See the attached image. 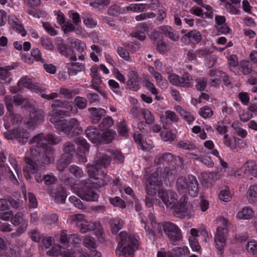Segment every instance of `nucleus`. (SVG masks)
I'll return each instance as SVG.
<instances>
[{
  "instance_id": "f257e3e1",
  "label": "nucleus",
  "mask_w": 257,
  "mask_h": 257,
  "mask_svg": "<svg viewBox=\"0 0 257 257\" xmlns=\"http://www.w3.org/2000/svg\"><path fill=\"white\" fill-rule=\"evenodd\" d=\"M61 138L54 137L52 135L48 134L44 135L43 134H39L35 136L31 140L33 144L30 149L31 157H27L25 158L26 167L24 169V175L27 180L32 179V175L34 176V178L38 183H41L44 180L46 185H51L56 183L57 179L52 174L43 176L40 169L35 161L32 160H38L40 157V152H45V156H43L44 163L50 164L54 161L53 158L50 155L53 149L48 145H56L61 142Z\"/></svg>"
},
{
  "instance_id": "f03ea898",
  "label": "nucleus",
  "mask_w": 257,
  "mask_h": 257,
  "mask_svg": "<svg viewBox=\"0 0 257 257\" xmlns=\"http://www.w3.org/2000/svg\"><path fill=\"white\" fill-rule=\"evenodd\" d=\"M161 171L158 169L150 176L145 175L146 180V204L151 207L153 204H157L158 200L153 199L152 197L158 190V196L164 203L167 208L170 209L175 216L178 217H184L187 214V198L183 196L179 201L177 200V195L175 192L159 188L162 184Z\"/></svg>"
},
{
  "instance_id": "7ed1b4c3",
  "label": "nucleus",
  "mask_w": 257,
  "mask_h": 257,
  "mask_svg": "<svg viewBox=\"0 0 257 257\" xmlns=\"http://www.w3.org/2000/svg\"><path fill=\"white\" fill-rule=\"evenodd\" d=\"M51 107L52 110L49 113L50 121L57 130L65 134H69L73 129L74 131H77L76 133L78 134L82 131L79 121L76 118H71L68 121L60 116L65 115L66 112L77 113V109L73 106L72 102L58 99L53 102Z\"/></svg>"
},
{
  "instance_id": "20e7f679",
  "label": "nucleus",
  "mask_w": 257,
  "mask_h": 257,
  "mask_svg": "<svg viewBox=\"0 0 257 257\" xmlns=\"http://www.w3.org/2000/svg\"><path fill=\"white\" fill-rule=\"evenodd\" d=\"M139 215L142 226L144 228L150 239H154L156 236L161 235L162 234V227L166 235L173 243L181 239V230L174 223L167 222L164 224L162 225L156 221L154 216L153 214H150L148 217L149 222L152 226V228H150V227L148 225L149 221L147 220L146 217L141 213H140Z\"/></svg>"
},
{
  "instance_id": "39448f33",
  "label": "nucleus",
  "mask_w": 257,
  "mask_h": 257,
  "mask_svg": "<svg viewBox=\"0 0 257 257\" xmlns=\"http://www.w3.org/2000/svg\"><path fill=\"white\" fill-rule=\"evenodd\" d=\"M97 162L94 165H90L87 166V173L91 178V180L87 181L91 183L93 187H100L107 183H113V186H118L119 180L118 179H112L111 177L107 176L104 173H98L99 170L103 165L104 167H107L110 163V159L106 155L102 154L97 155Z\"/></svg>"
},
{
  "instance_id": "423d86ee",
  "label": "nucleus",
  "mask_w": 257,
  "mask_h": 257,
  "mask_svg": "<svg viewBox=\"0 0 257 257\" xmlns=\"http://www.w3.org/2000/svg\"><path fill=\"white\" fill-rule=\"evenodd\" d=\"M80 239L76 234L68 235L65 232L62 231L60 234V245L55 246L47 251L50 255H60L63 257H75L77 252L80 251L77 244L80 243Z\"/></svg>"
},
{
  "instance_id": "0eeeda50",
  "label": "nucleus",
  "mask_w": 257,
  "mask_h": 257,
  "mask_svg": "<svg viewBox=\"0 0 257 257\" xmlns=\"http://www.w3.org/2000/svg\"><path fill=\"white\" fill-rule=\"evenodd\" d=\"M119 238L116 254L118 256L133 257L138 245L136 238L132 235L128 236L125 232H121Z\"/></svg>"
},
{
  "instance_id": "6e6552de",
  "label": "nucleus",
  "mask_w": 257,
  "mask_h": 257,
  "mask_svg": "<svg viewBox=\"0 0 257 257\" xmlns=\"http://www.w3.org/2000/svg\"><path fill=\"white\" fill-rule=\"evenodd\" d=\"M176 188L179 192L188 191L191 196L196 197L199 193L198 182L196 177L189 175L187 177L180 176L176 181Z\"/></svg>"
},
{
  "instance_id": "1a4fd4ad",
  "label": "nucleus",
  "mask_w": 257,
  "mask_h": 257,
  "mask_svg": "<svg viewBox=\"0 0 257 257\" xmlns=\"http://www.w3.org/2000/svg\"><path fill=\"white\" fill-rule=\"evenodd\" d=\"M219 226L216 229L214 235V242L216 248L220 254L223 253L226 245V239L228 233V220L224 217H219L217 220Z\"/></svg>"
},
{
  "instance_id": "9d476101",
  "label": "nucleus",
  "mask_w": 257,
  "mask_h": 257,
  "mask_svg": "<svg viewBox=\"0 0 257 257\" xmlns=\"http://www.w3.org/2000/svg\"><path fill=\"white\" fill-rule=\"evenodd\" d=\"M71 188L82 199L87 201H94L98 198V194L91 190V188H93L91 183L87 180L83 181L79 184L76 183Z\"/></svg>"
},
{
  "instance_id": "9b49d317",
  "label": "nucleus",
  "mask_w": 257,
  "mask_h": 257,
  "mask_svg": "<svg viewBox=\"0 0 257 257\" xmlns=\"http://www.w3.org/2000/svg\"><path fill=\"white\" fill-rule=\"evenodd\" d=\"M14 101L17 105H20L24 102L26 106L30 107V118L27 121V123L30 127H34L38 123L40 122L43 119V111L41 109H36L35 107H32L31 105H27V103H29V102L25 100L22 95H15L14 96Z\"/></svg>"
},
{
  "instance_id": "f8f14e48",
  "label": "nucleus",
  "mask_w": 257,
  "mask_h": 257,
  "mask_svg": "<svg viewBox=\"0 0 257 257\" xmlns=\"http://www.w3.org/2000/svg\"><path fill=\"white\" fill-rule=\"evenodd\" d=\"M71 224H75L79 231L83 233L91 230H94L95 224L87 221L81 214L72 215L68 219Z\"/></svg>"
},
{
  "instance_id": "ddd939ff",
  "label": "nucleus",
  "mask_w": 257,
  "mask_h": 257,
  "mask_svg": "<svg viewBox=\"0 0 257 257\" xmlns=\"http://www.w3.org/2000/svg\"><path fill=\"white\" fill-rule=\"evenodd\" d=\"M4 135L7 140H15L22 145L26 144L30 137V133L21 126L7 131Z\"/></svg>"
},
{
  "instance_id": "4468645a",
  "label": "nucleus",
  "mask_w": 257,
  "mask_h": 257,
  "mask_svg": "<svg viewBox=\"0 0 257 257\" xmlns=\"http://www.w3.org/2000/svg\"><path fill=\"white\" fill-rule=\"evenodd\" d=\"M167 79L173 85L180 87H189L193 84V80L190 74L185 73L181 77L175 73H169Z\"/></svg>"
},
{
  "instance_id": "2eb2a0df",
  "label": "nucleus",
  "mask_w": 257,
  "mask_h": 257,
  "mask_svg": "<svg viewBox=\"0 0 257 257\" xmlns=\"http://www.w3.org/2000/svg\"><path fill=\"white\" fill-rule=\"evenodd\" d=\"M148 70L154 77L156 84L160 88L162 89H166L168 88L169 84L167 81L160 72L155 70L154 67L150 66L148 67Z\"/></svg>"
},
{
  "instance_id": "dca6fc26",
  "label": "nucleus",
  "mask_w": 257,
  "mask_h": 257,
  "mask_svg": "<svg viewBox=\"0 0 257 257\" xmlns=\"http://www.w3.org/2000/svg\"><path fill=\"white\" fill-rule=\"evenodd\" d=\"M78 146V152L77 154L79 156V161L82 163H85L87 162L86 158V154L88 152L89 145L85 140L83 139H78L76 142Z\"/></svg>"
},
{
  "instance_id": "f3484780",
  "label": "nucleus",
  "mask_w": 257,
  "mask_h": 257,
  "mask_svg": "<svg viewBox=\"0 0 257 257\" xmlns=\"http://www.w3.org/2000/svg\"><path fill=\"white\" fill-rule=\"evenodd\" d=\"M201 39V34L196 30H193L183 35L181 40L183 43L189 44L190 43L197 44Z\"/></svg>"
},
{
  "instance_id": "a211bd4d",
  "label": "nucleus",
  "mask_w": 257,
  "mask_h": 257,
  "mask_svg": "<svg viewBox=\"0 0 257 257\" xmlns=\"http://www.w3.org/2000/svg\"><path fill=\"white\" fill-rule=\"evenodd\" d=\"M8 21L11 28L20 33L22 37L26 35L27 32L22 23L15 16L10 15L8 18Z\"/></svg>"
},
{
  "instance_id": "6ab92c4d",
  "label": "nucleus",
  "mask_w": 257,
  "mask_h": 257,
  "mask_svg": "<svg viewBox=\"0 0 257 257\" xmlns=\"http://www.w3.org/2000/svg\"><path fill=\"white\" fill-rule=\"evenodd\" d=\"M8 110L10 112L9 118L11 119L12 124H18L21 120V117L19 114H15L13 113V99L11 96H6L5 98Z\"/></svg>"
},
{
  "instance_id": "aec40b11",
  "label": "nucleus",
  "mask_w": 257,
  "mask_h": 257,
  "mask_svg": "<svg viewBox=\"0 0 257 257\" xmlns=\"http://www.w3.org/2000/svg\"><path fill=\"white\" fill-rule=\"evenodd\" d=\"M18 86L22 89L24 87L27 88L37 93L40 91L39 87L33 84L31 79L27 76H23L20 79L18 82Z\"/></svg>"
},
{
  "instance_id": "412c9836",
  "label": "nucleus",
  "mask_w": 257,
  "mask_h": 257,
  "mask_svg": "<svg viewBox=\"0 0 257 257\" xmlns=\"http://www.w3.org/2000/svg\"><path fill=\"white\" fill-rule=\"evenodd\" d=\"M254 215V212L252 207L245 206L237 213L236 217L239 220H250Z\"/></svg>"
},
{
  "instance_id": "4be33fe9",
  "label": "nucleus",
  "mask_w": 257,
  "mask_h": 257,
  "mask_svg": "<svg viewBox=\"0 0 257 257\" xmlns=\"http://www.w3.org/2000/svg\"><path fill=\"white\" fill-rule=\"evenodd\" d=\"M128 80L126 84L127 87L133 90H137L139 88L138 75L137 72L131 71L127 74Z\"/></svg>"
},
{
  "instance_id": "5701e85b",
  "label": "nucleus",
  "mask_w": 257,
  "mask_h": 257,
  "mask_svg": "<svg viewBox=\"0 0 257 257\" xmlns=\"http://www.w3.org/2000/svg\"><path fill=\"white\" fill-rule=\"evenodd\" d=\"M148 31V27L145 23H140L137 27V30L132 34V36L141 41L146 38V34Z\"/></svg>"
},
{
  "instance_id": "b1692460",
  "label": "nucleus",
  "mask_w": 257,
  "mask_h": 257,
  "mask_svg": "<svg viewBox=\"0 0 257 257\" xmlns=\"http://www.w3.org/2000/svg\"><path fill=\"white\" fill-rule=\"evenodd\" d=\"M160 29L162 33L165 34L166 37H169L171 40L174 41L178 40L179 38L178 34L171 27L169 26H163L160 27Z\"/></svg>"
},
{
  "instance_id": "393cba45",
  "label": "nucleus",
  "mask_w": 257,
  "mask_h": 257,
  "mask_svg": "<svg viewBox=\"0 0 257 257\" xmlns=\"http://www.w3.org/2000/svg\"><path fill=\"white\" fill-rule=\"evenodd\" d=\"M134 138L135 142L139 145L140 148L143 150L148 151L153 148L152 145L147 143L139 132L134 134Z\"/></svg>"
},
{
  "instance_id": "a878e982",
  "label": "nucleus",
  "mask_w": 257,
  "mask_h": 257,
  "mask_svg": "<svg viewBox=\"0 0 257 257\" xmlns=\"http://www.w3.org/2000/svg\"><path fill=\"white\" fill-rule=\"evenodd\" d=\"M209 77H212L215 79H217L219 82L222 81L226 84L229 83L228 81V77L226 74L220 70H211L209 72Z\"/></svg>"
},
{
  "instance_id": "bb28decb",
  "label": "nucleus",
  "mask_w": 257,
  "mask_h": 257,
  "mask_svg": "<svg viewBox=\"0 0 257 257\" xmlns=\"http://www.w3.org/2000/svg\"><path fill=\"white\" fill-rule=\"evenodd\" d=\"M6 160V157L3 153L0 154V168L2 169V171L3 169H4L6 173H7L8 176L10 177L11 181L13 182L14 183H16L18 182L17 180L16 179V177L14 176L12 172L10 170V168L8 166H5L3 163Z\"/></svg>"
},
{
  "instance_id": "cd10ccee",
  "label": "nucleus",
  "mask_w": 257,
  "mask_h": 257,
  "mask_svg": "<svg viewBox=\"0 0 257 257\" xmlns=\"http://www.w3.org/2000/svg\"><path fill=\"white\" fill-rule=\"evenodd\" d=\"M175 110L188 123H191L195 120L194 116L189 112L186 111L181 106H174Z\"/></svg>"
},
{
  "instance_id": "c85d7f7f",
  "label": "nucleus",
  "mask_w": 257,
  "mask_h": 257,
  "mask_svg": "<svg viewBox=\"0 0 257 257\" xmlns=\"http://www.w3.org/2000/svg\"><path fill=\"white\" fill-rule=\"evenodd\" d=\"M90 119L94 123H97L101 119L102 115L104 113L105 111L102 108H91L90 109Z\"/></svg>"
},
{
  "instance_id": "c756f323",
  "label": "nucleus",
  "mask_w": 257,
  "mask_h": 257,
  "mask_svg": "<svg viewBox=\"0 0 257 257\" xmlns=\"http://www.w3.org/2000/svg\"><path fill=\"white\" fill-rule=\"evenodd\" d=\"M68 73L70 75H75L78 72L85 69L84 66L79 63H70L67 64Z\"/></svg>"
},
{
  "instance_id": "7c9ffc66",
  "label": "nucleus",
  "mask_w": 257,
  "mask_h": 257,
  "mask_svg": "<svg viewBox=\"0 0 257 257\" xmlns=\"http://www.w3.org/2000/svg\"><path fill=\"white\" fill-rule=\"evenodd\" d=\"M86 137L93 144L100 142L99 134L96 128H88L86 131Z\"/></svg>"
},
{
  "instance_id": "2f4dec72",
  "label": "nucleus",
  "mask_w": 257,
  "mask_h": 257,
  "mask_svg": "<svg viewBox=\"0 0 257 257\" xmlns=\"http://www.w3.org/2000/svg\"><path fill=\"white\" fill-rule=\"evenodd\" d=\"M242 169L244 173H250L252 176L257 177V165L253 162H247L243 166Z\"/></svg>"
},
{
  "instance_id": "473e14b6",
  "label": "nucleus",
  "mask_w": 257,
  "mask_h": 257,
  "mask_svg": "<svg viewBox=\"0 0 257 257\" xmlns=\"http://www.w3.org/2000/svg\"><path fill=\"white\" fill-rule=\"evenodd\" d=\"M13 69L14 67L12 66H7L6 68L0 67V79L4 81L5 83L9 84L11 82V73L9 71Z\"/></svg>"
},
{
  "instance_id": "72a5a7b5",
  "label": "nucleus",
  "mask_w": 257,
  "mask_h": 257,
  "mask_svg": "<svg viewBox=\"0 0 257 257\" xmlns=\"http://www.w3.org/2000/svg\"><path fill=\"white\" fill-rule=\"evenodd\" d=\"M124 224L123 221L120 218H113L110 221V226L111 232L113 234H116L120 229L122 228Z\"/></svg>"
},
{
  "instance_id": "f704fd0d",
  "label": "nucleus",
  "mask_w": 257,
  "mask_h": 257,
  "mask_svg": "<svg viewBox=\"0 0 257 257\" xmlns=\"http://www.w3.org/2000/svg\"><path fill=\"white\" fill-rule=\"evenodd\" d=\"M246 197L250 203L257 201V185H251L247 190Z\"/></svg>"
},
{
  "instance_id": "c9c22d12",
  "label": "nucleus",
  "mask_w": 257,
  "mask_h": 257,
  "mask_svg": "<svg viewBox=\"0 0 257 257\" xmlns=\"http://www.w3.org/2000/svg\"><path fill=\"white\" fill-rule=\"evenodd\" d=\"M147 5L144 4H132L129 6L123 7L126 12H141L146 9Z\"/></svg>"
},
{
  "instance_id": "e433bc0d",
  "label": "nucleus",
  "mask_w": 257,
  "mask_h": 257,
  "mask_svg": "<svg viewBox=\"0 0 257 257\" xmlns=\"http://www.w3.org/2000/svg\"><path fill=\"white\" fill-rule=\"evenodd\" d=\"M223 143L231 150H234L236 148L237 139L234 137H229L228 135L223 137Z\"/></svg>"
},
{
  "instance_id": "4c0bfd02",
  "label": "nucleus",
  "mask_w": 257,
  "mask_h": 257,
  "mask_svg": "<svg viewBox=\"0 0 257 257\" xmlns=\"http://www.w3.org/2000/svg\"><path fill=\"white\" fill-rule=\"evenodd\" d=\"M145 81V86L148 89V90H149L152 94H154L155 96L156 99L157 100H160V96L158 95V91L157 89L156 88L154 84L150 81L148 76H146Z\"/></svg>"
},
{
  "instance_id": "58836bf2",
  "label": "nucleus",
  "mask_w": 257,
  "mask_h": 257,
  "mask_svg": "<svg viewBox=\"0 0 257 257\" xmlns=\"http://www.w3.org/2000/svg\"><path fill=\"white\" fill-rule=\"evenodd\" d=\"M11 222L15 226L28 224V220L21 213H17L11 218Z\"/></svg>"
},
{
  "instance_id": "ea45409f",
  "label": "nucleus",
  "mask_w": 257,
  "mask_h": 257,
  "mask_svg": "<svg viewBox=\"0 0 257 257\" xmlns=\"http://www.w3.org/2000/svg\"><path fill=\"white\" fill-rule=\"evenodd\" d=\"M218 198L223 202L230 201L232 198V195L227 187L221 189L218 194Z\"/></svg>"
},
{
  "instance_id": "a19ab883",
  "label": "nucleus",
  "mask_w": 257,
  "mask_h": 257,
  "mask_svg": "<svg viewBox=\"0 0 257 257\" xmlns=\"http://www.w3.org/2000/svg\"><path fill=\"white\" fill-rule=\"evenodd\" d=\"M70 42L72 46L74 47L79 52H82L86 49L85 44L81 40L71 39Z\"/></svg>"
},
{
  "instance_id": "79ce46f5",
  "label": "nucleus",
  "mask_w": 257,
  "mask_h": 257,
  "mask_svg": "<svg viewBox=\"0 0 257 257\" xmlns=\"http://www.w3.org/2000/svg\"><path fill=\"white\" fill-rule=\"evenodd\" d=\"M161 138L164 142H172L176 139V135L171 131H164L161 133Z\"/></svg>"
},
{
  "instance_id": "37998d69",
  "label": "nucleus",
  "mask_w": 257,
  "mask_h": 257,
  "mask_svg": "<svg viewBox=\"0 0 257 257\" xmlns=\"http://www.w3.org/2000/svg\"><path fill=\"white\" fill-rule=\"evenodd\" d=\"M75 153V146L74 144L68 143L65 144L63 155H66L69 159H72L73 154Z\"/></svg>"
},
{
  "instance_id": "c03bdc74",
  "label": "nucleus",
  "mask_w": 257,
  "mask_h": 257,
  "mask_svg": "<svg viewBox=\"0 0 257 257\" xmlns=\"http://www.w3.org/2000/svg\"><path fill=\"white\" fill-rule=\"evenodd\" d=\"M164 118L168 119L172 122H176L178 121L179 117L174 111L168 110H166L161 117L162 122L164 121Z\"/></svg>"
},
{
  "instance_id": "a18cd8bd",
  "label": "nucleus",
  "mask_w": 257,
  "mask_h": 257,
  "mask_svg": "<svg viewBox=\"0 0 257 257\" xmlns=\"http://www.w3.org/2000/svg\"><path fill=\"white\" fill-rule=\"evenodd\" d=\"M72 159L67 158L66 155H62L57 162V167L59 171H63L71 162Z\"/></svg>"
},
{
  "instance_id": "49530a36",
  "label": "nucleus",
  "mask_w": 257,
  "mask_h": 257,
  "mask_svg": "<svg viewBox=\"0 0 257 257\" xmlns=\"http://www.w3.org/2000/svg\"><path fill=\"white\" fill-rule=\"evenodd\" d=\"M231 126L235 131V133L239 137L244 138L247 135V131L240 127L239 125L238 122H234L232 123Z\"/></svg>"
},
{
  "instance_id": "de8ad7c7",
  "label": "nucleus",
  "mask_w": 257,
  "mask_h": 257,
  "mask_svg": "<svg viewBox=\"0 0 257 257\" xmlns=\"http://www.w3.org/2000/svg\"><path fill=\"white\" fill-rule=\"evenodd\" d=\"M83 243L84 245L88 248H94L97 245L95 239L88 235H86L83 239Z\"/></svg>"
},
{
  "instance_id": "09e8293b",
  "label": "nucleus",
  "mask_w": 257,
  "mask_h": 257,
  "mask_svg": "<svg viewBox=\"0 0 257 257\" xmlns=\"http://www.w3.org/2000/svg\"><path fill=\"white\" fill-rule=\"evenodd\" d=\"M113 124L112 119L110 117H107L102 120L101 123L99 125V128L102 131H105L109 127H111Z\"/></svg>"
},
{
  "instance_id": "8fccbe9b",
  "label": "nucleus",
  "mask_w": 257,
  "mask_h": 257,
  "mask_svg": "<svg viewBox=\"0 0 257 257\" xmlns=\"http://www.w3.org/2000/svg\"><path fill=\"white\" fill-rule=\"evenodd\" d=\"M115 135V131L112 130H108L102 133L100 141L101 140L104 141L106 143H108L113 139Z\"/></svg>"
},
{
  "instance_id": "3c124183",
  "label": "nucleus",
  "mask_w": 257,
  "mask_h": 257,
  "mask_svg": "<svg viewBox=\"0 0 257 257\" xmlns=\"http://www.w3.org/2000/svg\"><path fill=\"white\" fill-rule=\"evenodd\" d=\"M240 70L243 74H248L251 71V65L247 61H241L240 63Z\"/></svg>"
},
{
  "instance_id": "603ef678",
  "label": "nucleus",
  "mask_w": 257,
  "mask_h": 257,
  "mask_svg": "<svg viewBox=\"0 0 257 257\" xmlns=\"http://www.w3.org/2000/svg\"><path fill=\"white\" fill-rule=\"evenodd\" d=\"M174 251L177 257H187L190 253L189 249L187 246L176 248Z\"/></svg>"
},
{
  "instance_id": "864d4df0",
  "label": "nucleus",
  "mask_w": 257,
  "mask_h": 257,
  "mask_svg": "<svg viewBox=\"0 0 257 257\" xmlns=\"http://www.w3.org/2000/svg\"><path fill=\"white\" fill-rule=\"evenodd\" d=\"M177 147L183 150H192L195 149L193 143L188 141H181L177 144Z\"/></svg>"
},
{
  "instance_id": "5fc2aeb1",
  "label": "nucleus",
  "mask_w": 257,
  "mask_h": 257,
  "mask_svg": "<svg viewBox=\"0 0 257 257\" xmlns=\"http://www.w3.org/2000/svg\"><path fill=\"white\" fill-rule=\"evenodd\" d=\"M173 159V157L170 153H165L158 156L155 160L156 164L164 163V162H169Z\"/></svg>"
},
{
  "instance_id": "6e6d98bb",
  "label": "nucleus",
  "mask_w": 257,
  "mask_h": 257,
  "mask_svg": "<svg viewBox=\"0 0 257 257\" xmlns=\"http://www.w3.org/2000/svg\"><path fill=\"white\" fill-rule=\"evenodd\" d=\"M142 113L147 123H151L154 121V116L151 111L148 109H143L140 110Z\"/></svg>"
},
{
  "instance_id": "4d7b16f0",
  "label": "nucleus",
  "mask_w": 257,
  "mask_h": 257,
  "mask_svg": "<svg viewBox=\"0 0 257 257\" xmlns=\"http://www.w3.org/2000/svg\"><path fill=\"white\" fill-rule=\"evenodd\" d=\"M176 171L174 169H171L170 167H166L164 171L163 178L164 181L169 180L176 174Z\"/></svg>"
},
{
  "instance_id": "13d9d810",
  "label": "nucleus",
  "mask_w": 257,
  "mask_h": 257,
  "mask_svg": "<svg viewBox=\"0 0 257 257\" xmlns=\"http://www.w3.org/2000/svg\"><path fill=\"white\" fill-rule=\"evenodd\" d=\"M196 88L199 91H203L206 88L207 79L204 77L198 78L195 80Z\"/></svg>"
},
{
  "instance_id": "bf43d9fd",
  "label": "nucleus",
  "mask_w": 257,
  "mask_h": 257,
  "mask_svg": "<svg viewBox=\"0 0 257 257\" xmlns=\"http://www.w3.org/2000/svg\"><path fill=\"white\" fill-rule=\"evenodd\" d=\"M246 249L249 254H255L257 252V242L254 240L249 241L247 243Z\"/></svg>"
},
{
  "instance_id": "052dcab7",
  "label": "nucleus",
  "mask_w": 257,
  "mask_h": 257,
  "mask_svg": "<svg viewBox=\"0 0 257 257\" xmlns=\"http://www.w3.org/2000/svg\"><path fill=\"white\" fill-rule=\"evenodd\" d=\"M213 113L212 109L207 106L201 107L199 111L200 115L204 118L211 117Z\"/></svg>"
},
{
  "instance_id": "680f3d73",
  "label": "nucleus",
  "mask_w": 257,
  "mask_h": 257,
  "mask_svg": "<svg viewBox=\"0 0 257 257\" xmlns=\"http://www.w3.org/2000/svg\"><path fill=\"white\" fill-rule=\"evenodd\" d=\"M214 127L216 131L220 135H223V137L228 135L227 134L228 132V126L223 124V123L218 122L214 125Z\"/></svg>"
},
{
  "instance_id": "e2e57ef3",
  "label": "nucleus",
  "mask_w": 257,
  "mask_h": 257,
  "mask_svg": "<svg viewBox=\"0 0 257 257\" xmlns=\"http://www.w3.org/2000/svg\"><path fill=\"white\" fill-rule=\"evenodd\" d=\"M252 112L249 109L247 110H243L242 111H240L239 115L240 120L243 122H246L252 117Z\"/></svg>"
},
{
  "instance_id": "0e129e2a",
  "label": "nucleus",
  "mask_w": 257,
  "mask_h": 257,
  "mask_svg": "<svg viewBox=\"0 0 257 257\" xmlns=\"http://www.w3.org/2000/svg\"><path fill=\"white\" fill-rule=\"evenodd\" d=\"M118 129L119 134L126 137L127 135V128L126 122L124 119L121 120L118 124Z\"/></svg>"
},
{
  "instance_id": "69168bd1",
  "label": "nucleus",
  "mask_w": 257,
  "mask_h": 257,
  "mask_svg": "<svg viewBox=\"0 0 257 257\" xmlns=\"http://www.w3.org/2000/svg\"><path fill=\"white\" fill-rule=\"evenodd\" d=\"M74 103L79 109H84L87 106V100L84 97L77 96L74 99Z\"/></svg>"
},
{
  "instance_id": "338daca9",
  "label": "nucleus",
  "mask_w": 257,
  "mask_h": 257,
  "mask_svg": "<svg viewBox=\"0 0 257 257\" xmlns=\"http://www.w3.org/2000/svg\"><path fill=\"white\" fill-rule=\"evenodd\" d=\"M108 13L109 15H116L119 14L124 13L125 9L124 8L121 9L118 6L114 5L109 9Z\"/></svg>"
},
{
  "instance_id": "774afa93",
  "label": "nucleus",
  "mask_w": 257,
  "mask_h": 257,
  "mask_svg": "<svg viewBox=\"0 0 257 257\" xmlns=\"http://www.w3.org/2000/svg\"><path fill=\"white\" fill-rule=\"evenodd\" d=\"M9 247L12 257H21V250L19 246L10 244Z\"/></svg>"
}]
</instances>
